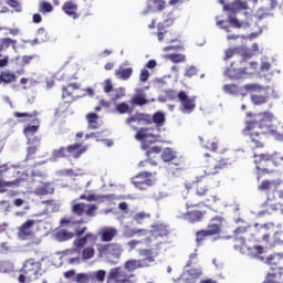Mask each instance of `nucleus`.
<instances>
[{
  "mask_svg": "<svg viewBox=\"0 0 283 283\" xmlns=\"http://www.w3.org/2000/svg\"><path fill=\"white\" fill-rule=\"evenodd\" d=\"M212 235L209 233L208 230H199L196 232V242L200 247L207 238H211Z\"/></svg>",
  "mask_w": 283,
  "mask_h": 283,
  "instance_id": "obj_39",
  "label": "nucleus"
},
{
  "mask_svg": "<svg viewBox=\"0 0 283 283\" xmlns=\"http://www.w3.org/2000/svg\"><path fill=\"white\" fill-rule=\"evenodd\" d=\"M36 132H39V125H29L23 129V134L27 138H32Z\"/></svg>",
  "mask_w": 283,
  "mask_h": 283,
  "instance_id": "obj_46",
  "label": "nucleus"
},
{
  "mask_svg": "<svg viewBox=\"0 0 283 283\" xmlns=\"http://www.w3.org/2000/svg\"><path fill=\"white\" fill-rule=\"evenodd\" d=\"M178 101L180 102L182 114H191L196 109V96L189 97L187 92L180 91L178 93Z\"/></svg>",
  "mask_w": 283,
  "mask_h": 283,
  "instance_id": "obj_13",
  "label": "nucleus"
},
{
  "mask_svg": "<svg viewBox=\"0 0 283 283\" xmlns=\"http://www.w3.org/2000/svg\"><path fill=\"white\" fill-rule=\"evenodd\" d=\"M70 109V102H62L55 111V116H63Z\"/></svg>",
  "mask_w": 283,
  "mask_h": 283,
  "instance_id": "obj_47",
  "label": "nucleus"
},
{
  "mask_svg": "<svg viewBox=\"0 0 283 283\" xmlns=\"http://www.w3.org/2000/svg\"><path fill=\"white\" fill-rule=\"evenodd\" d=\"M250 120H245V125H253L256 129H271L273 123V114L270 112H263L259 114L247 113Z\"/></svg>",
  "mask_w": 283,
  "mask_h": 283,
  "instance_id": "obj_8",
  "label": "nucleus"
},
{
  "mask_svg": "<svg viewBox=\"0 0 283 283\" xmlns=\"http://www.w3.org/2000/svg\"><path fill=\"white\" fill-rule=\"evenodd\" d=\"M85 209H87V203L81 202V203H74L72 206V213L75 216H83L85 213Z\"/></svg>",
  "mask_w": 283,
  "mask_h": 283,
  "instance_id": "obj_40",
  "label": "nucleus"
},
{
  "mask_svg": "<svg viewBox=\"0 0 283 283\" xmlns=\"http://www.w3.org/2000/svg\"><path fill=\"white\" fill-rule=\"evenodd\" d=\"M73 282H76V283H90V275H87L85 273H78L73 279Z\"/></svg>",
  "mask_w": 283,
  "mask_h": 283,
  "instance_id": "obj_55",
  "label": "nucleus"
},
{
  "mask_svg": "<svg viewBox=\"0 0 283 283\" xmlns=\"http://www.w3.org/2000/svg\"><path fill=\"white\" fill-rule=\"evenodd\" d=\"M146 117H148L146 125H151V123H154L156 127H163L165 125V113L163 112H156L153 116L146 114Z\"/></svg>",
  "mask_w": 283,
  "mask_h": 283,
  "instance_id": "obj_24",
  "label": "nucleus"
},
{
  "mask_svg": "<svg viewBox=\"0 0 283 283\" xmlns=\"http://www.w3.org/2000/svg\"><path fill=\"white\" fill-rule=\"evenodd\" d=\"M34 59H36V54L23 55L22 56V65H30V63H32V61H34Z\"/></svg>",
  "mask_w": 283,
  "mask_h": 283,
  "instance_id": "obj_64",
  "label": "nucleus"
},
{
  "mask_svg": "<svg viewBox=\"0 0 283 283\" xmlns=\"http://www.w3.org/2000/svg\"><path fill=\"white\" fill-rule=\"evenodd\" d=\"M120 98H125V90L123 87L115 88L112 95L113 103L120 101Z\"/></svg>",
  "mask_w": 283,
  "mask_h": 283,
  "instance_id": "obj_51",
  "label": "nucleus"
},
{
  "mask_svg": "<svg viewBox=\"0 0 283 283\" xmlns=\"http://www.w3.org/2000/svg\"><path fill=\"white\" fill-rule=\"evenodd\" d=\"M139 255H142L143 259H129L124 263V269H126L128 273H134L137 269H147L151 266L153 262H156L151 249L142 250Z\"/></svg>",
  "mask_w": 283,
  "mask_h": 283,
  "instance_id": "obj_6",
  "label": "nucleus"
},
{
  "mask_svg": "<svg viewBox=\"0 0 283 283\" xmlns=\"http://www.w3.org/2000/svg\"><path fill=\"white\" fill-rule=\"evenodd\" d=\"M243 90H245L248 94H251L250 98L253 105H264L269 103V98H271L269 88L258 84H245L243 85Z\"/></svg>",
  "mask_w": 283,
  "mask_h": 283,
  "instance_id": "obj_7",
  "label": "nucleus"
},
{
  "mask_svg": "<svg viewBox=\"0 0 283 283\" xmlns=\"http://www.w3.org/2000/svg\"><path fill=\"white\" fill-rule=\"evenodd\" d=\"M149 218H151V213L149 212H138L134 216V220L137 224H145Z\"/></svg>",
  "mask_w": 283,
  "mask_h": 283,
  "instance_id": "obj_41",
  "label": "nucleus"
},
{
  "mask_svg": "<svg viewBox=\"0 0 283 283\" xmlns=\"http://www.w3.org/2000/svg\"><path fill=\"white\" fill-rule=\"evenodd\" d=\"M97 253L99 258L113 255V258H120L123 253V247L118 243H99L97 244Z\"/></svg>",
  "mask_w": 283,
  "mask_h": 283,
  "instance_id": "obj_11",
  "label": "nucleus"
},
{
  "mask_svg": "<svg viewBox=\"0 0 283 283\" xmlns=\"http://www.w3.org/2000/svg\"><path fill=\"white\" fill-rule=\"evenodd\" d=\"M62 10L64 14H67V17H71L72 19H78V4H76L75 2H64Z\"/></svg>",
  "mask_w": 283,
  "mask_h": 283,
  "instance_id": "obj_22",
  "label": "nucleus"
},
{
  "mask_svg": "<svg viewBox=\"0 0 283 283\" xmlns=\"http://www.w3.org/2000/svg\"><path fill=\"white\" fill-rule=\"evenodd\" d=\"M279 187H280V181L263 180L261 185L258 186V189L259 191H271V189H274V191H277Z\"/></svg>",
  "mask_w": 283,
  "mask_h": 283,
  "instance_id": "obj_30",
  "label": "nucleus"
},
{
  "mask_svg": "<svg viewBox=\"0 0 283 283\" xmlns=\"http://www.w3.org/2000/svg\"><path fill=\"white\" fill-rule=\"evenodd\" d=\"M134 277L125 268H114L108 273V280H113L115 283H127Z\"/></svg>",
  "mask_w": 283,
  "mask_h": 283,
  "instance_id": "obj_12",
  "label": "nucleus"
},
{
  "mask_svg": "<svg viewBox=\"0 0 283 283\" xmlns=\"http://www.w3.org/2000/svg\"><path fill=\"white\" fill-rule=\"evenodd\" d=\"M133 185L142 191L147 189V187H151V174L147 171L139 172L133 178Z\"/></svg>",
  "mask_w": 283,
  "mask_h": 283,
  "instance_id": "obj_14",
  "label": "nucleus"
},
{
  "mask_svg": "<svg viewBox=\"0 0 283 283\" xmlns=\"http://www.w3.org/2000/svg\"><path fill=\"white\" fill-rule=\"evenodd\" d=\"M223 92L230 96H240V87L235 84L223 85Z\"/></svg>",
  "mask_w": 283,
  "mask_h": 283,
  "instance_id": "obj_37",
  "label": "nucleus"
},
{
  "mask_svg": "<svg viewBox=\"0 0 283 283\" xmlns=\"http://www.w3.org/2000/svg\"><path fill=\"white\" fill-rule=\"evenodd\" d=\"M66 156H70L67 153V147H60L59 149H54L52 151V158H66Z\"/></svg>",
  "mask_w": 283,
  "mask_h": 283,
  "instance_id": "obj_43",
  "label": "nucleus"
},
{
  "mask_svg": "<svg viewBox=\"0 0 283 283\" xmlns=\"http://www.w3.org/2000/svg\"><path fill=\"white\" fill-rule=\"evenodd\" d=\"M36 151H38L36 146H29L27 148V158L29 160H32V158H34V155L36 154Z\"/></svg>",
  "mask_w": 283,
  "mask_h": 283,
  "instance_id": "obj_63",
  "label": "nucleus"
},
{
  "mask_svg": "<svg viewBox=\"0 0 283 283\" xmlns=\"http://www.w3.org/2000/svg\"><path fill=\"white\" fill-rule=\"evenodd\" d=\"M52 10H54V7H52V3L45 2V1L40 2V12L48 13V12H52Z\"/></svg>",
  "mask_w": 283,
  "mask_h": 283,
  "instance_id": "obj_56",
  "label": "nucleus"
},
{
  "mask_svg": "<svg viewBox=\"0 0 283 283\" xmlns=\"http://www.w3.org/2000/svg\"><path fill=\"white\" fill-rule=\"evenodd\" d=\"M115 109L116 112H118V114H132V109L129 108V105L125 102L117 104Z\"/></svg>",
  "mask_w": 283,
  "mask_h": 283,
  "instance_id": "obj_50",
  "label": "nucleus"
},
{
  "mask_svg": "<svg viewBox=\"0 0 283 283\" xmlns=\"http://www.w3.org/2000/svg\"><path fill=\"white\" fill-rule=\"evenodd\" d=\"M104 92L105 94L114 92V84H112V80L107 78L104 81Z\"/></svg>",
  "mask_w": 283,
  "mask_h": 283,
  "instance_id": "obj_61",
  "label": "nucleus"
},
{
  "mask_svg": "<svg viewBox=\"0 0 283 283\" xmlns=\"http://www.w3.org/2000/svg\"><path fill=\"white\" fill-rule=\"evenodd\" d=\"M86 118L90 129H98V115L96 113H88Z\"/></svg>",
  "mask_w": 283,
  "mask_h": 283,
  "instance_id": "obj_36",
  "label": "nucleus"
},
{
  "mask_svg": "<svg viewBox=\"0 0 283 283\" xmlns=\"http://www.w3.org/2000/svg\"><path fill=\"white\" fill-rule=\"evenodd\" d=\"M147 230H143V229H128L126 230V235H128V238H134V235H140V233H146Z\"/></svg>",
  "mask_w": 283,
  "mask_h": 283,
  "instance_id": "obj_59",
  "label": "nucleus"
},
{
  "mask_svg": "<svg viewBox=\"0 0 283 283\" xmlns=\"http://www.w3.org/2000/svg\"><path fill=\"white\" fill-rule=\"evenodd\" d=\"M235 54H240V46L227 49L224 51L223 61H229V59H233Z\"/></svg>",
  "mask_w": 283,
  "mask_h": 283,
  "instance_id": "obj_42",
  "label": "nucleus"
},
{
  "mask_svg": "<svg viewBox=\"0 0 283 283\" xmlns=\"http://www.w3.org/2000/svg\"><path fill=\"white\" fill-rule=\"evenodd\" d=\"M59 240H61L62 242H65L67 240H72V238H74V233L69 232L67 230H61L56 233Z\"/></svg>",
  "mask_w": 283,
  "mask_h": 283,
  "instance_id": "obj_49",
  "label": "nucleus"
},
{
  "mask_svg": "<svg viewBox=\"0 0 283 283\" xmlns=\"http://www.w3.org/2000/svg\"><path fill=\"white\" fill-rule=\"evenodd\" d=\"M153 6L159 12H163V10L167 7V3L165 2V0H153Z\"/></svg>",
  "mask_w": 283,
  "mask_h": 283,
  "instance_id": "obj_58",
  "label": "nucleus"
},
{
  "mask_svg": "<svg viewBox=\"0 0 283 283\" xmlns=\"http://www.w3.org/2000/svg\"><path fill=\"white\" fill-rule=\"evenodd\" d=\"M233 65L234 63L226 71V76H229L232 81H238L242 76H245V74H251L258 70V62H250L249 66L245 67H235Z\"/></svg>",
  "mask_w": 283,
  "mask_h": 283,
  "instance_id": "obj_10",
  "label": "nucleus"
},
{
  "mask_svg": "<svg viewBox=\"0 0 283 283\" xmlns=\"http://www.w3.org/2000/svg\"><path fill=\"white\" fill-rule=\"evenodd\" d=\"M85 151H87V146H83V144L75 143L67 146V154L72 158H81Z\"/></svg>",
  "mask_w": 283,
  "mask_h": 283,
  "instance_id": "obj_20",
  "label": "nucleus"
},
{
  "mask_svg": "<svg viewBox=\"0 0 283 283\" xmlns=\"http://www.w3.org/2000/svg\"><path fill=\"white\" fill-rule=\"evenodd\" d=\"M132 123H144V125H147V123H149V118L145 113H136L126 119L127 125H132Z\"/></svg>",
  "mask_w": 283,
  "mask_h": 283,
  "instance_id": "obj_29",
  "label": "nucleus"
},
{
  "mask_svg": "<svg viewBox=\"0 0 283 283\" xmlns=\"http://www.w3.org/2000/svg\"><path fill=\"white\" fill-rule=\"evenodd\" d=\"M242 134L250 138L256 149H262V147H264V143L266 140V133L264 130H259V128H255L253 124H245Z\"/></svg>",
  "mask_w": 283,
  "mask_h": 283,
  "instance_id": "obj_9",
  "label": "nucleus"
},
{
  "mask_svg": "<svg viewBox=\"0 0 283 283\" xmlns=\"http://www.w3.org/2000/svg\"><path fill=\"white\" fill-rule=\"evenodd\" d=\"M199 140L201 143V146L205 147V149H208L209 151H218L220 148V139L213 137L212 139L209 138V136L205 135L203 137H199Z\"/></svg>",
  "mask_w": 283,
  "mask_h": 283,
  "instance_id": "obj_17",
  "label": "nucleus"
},
{
  "mask_svg": "<svg viewBox=\"0 0 283 283\" xmlns=\"http://www.w3.org/2000/svg\"><path fill=\"white\" fill-rule=\"evenodd\" d=\"M17 40L12 38H2L0 39V52H6L8 48H12V50L17 51Z\"/></svg>",
  "mask_w": 283,
  "mask_h": 283,
  "instance_id": "obj_31",
  "label": "nucleus"
},
{
  "mask_svg": "<svg viewBox=\"0 0 283 283\" xmlns=\"http://www.w3.org/2000/svg\"><path fill=\"white\" fill-rule=\"evenodd\" d=\"M143 149H147L146 156L148 158V163H150V165L156 167L158 165V161H156V159L154 158H156V156H158V154L163 151V148L160 146L147 147V144H144Z\"/></svg>",
  "mask_w": 283,
  "mask_h": 283,
  "instance_id": "obj_19",
  "label": "nucleus"
},
{
  "mask_svg": "<svg viewBox=\"0 0 283 283\" xmlns=\"http://www.w3.org/2000/svg\"><path fill=\"white\" fill-rule=\"evenodd\" d=\"M176 158V151L171 148H166L161 154V159L164 163H171V160H175Z\"/></svg>",
  "mask_w": 283,
  "mask_h": 283,
  "instance_id": "obj_38",
  "label": "nucleus"
},
{
  "mask_svg": "<svg viewBox=\"0 0 283 283\" xmlns=\"http://www.w3.org/2000/svg\"><path fill=\"white\" fill-rule=\"evenodd\" d=\"M226 12H237L238 10H249V2L247 0H234L232 7L223 6Z\"/></svg>",
  "mask_w": 283,
  "mask_h": 283,
  "instance_id": "obj_23",
  "label": "nucleus"
},
{
  "mask_svg": "<svg viewBox=\"0 0 283 283\" xmlns=\"http://www.w3.org/2000/svg\"><path fill=\"white\" fill-rule=\"evenodd\" d=\"M97 235H99L102 242H112L118 235V230L112 227H104Z\"/></svg>",
  "mask_w": 283,
  "mask_h": 283,
  "instance_id": "obj_18",
  "label": "nucleus"
},
{
  "mask_svg": "<svg viewBox=\"0 0 283 283\" xmlns=\"http://www.w3.org/2000/svg\"><path fill=\"white\" fill-rule=\"evenodd\" d=\"M35 196H52L54 193V188L50 187V185L39 186L34 189Z\"/></svg>",
  "mask_w": 283,
  "mask_h": 283,
  "instance_id": "obj_34",
  "label": "nucleus"
},
{
  "mask_svg": "<svg viewBox=\"0 0 283 283\" xmlns=\"http://www.w3.org/2000/svg\"><path fill=\"white\" fill-rule=\"evenodd\" d=\"M224 222V218L217 216L210 220L208 224V233L210 235H220L222 233V223Z\"/></svg>",
  "mask_w": 283,
  "mask_h": 283,
  "instance_id": "obj_16",
  "label": "nucleus"
},
{
  "mask_svg": "<svg viewBox=\"0 0 283 283\" xmlns=\"http://www.w3.org/2000/svg\"><path fill=\"white\" fill-rule=\"evenodd\" d=\"M234 249L235 251H244L247 249L249 255L258 258L264 253V247L271 249L277 244H283V231L273 222L255 223L252 226H239L234 230ZM247 242H258L262 245L249 247Z\"/></svg>",
  "mask_w": 283,
  "mask_h": 283,
  "instance_id": "obj_1",
  "label": "nucleus"
},
{
  "mask_svg": "<svg viewBox=\"0 0 283 283\" xmlns=\"http://www.w3.org/2000/svg\"><path fill=\"white\" fill-rule=\"evenodd\" d=\"M81 90V84L78 83H71L67 86L62 87V98H70L74 96V92Z\"/></svg>",
  "mask_w": 283,
  "mask_h": 283,
  "instance_id": "obj_28",
  "label": "nucleus"
},
{
  "mask_svg": "<svg viewBox=\"0 0 283 283\" xmlns=\"http://www.w3.org/2000/svg\"><path fill=\"white\" fill-rule=\"evenodd\" d=\"M10 85L11 83H17V74L10 70L0 71V85Z\"/></svg>",
  "mask_w": 283,
  "mask_h": 283,
  "instance_id": "obj_26",
  "label": "nucleus"
},
{
  "mask_svg": "<svg viewBox=\"0 0 283 283\" xmlns=\"http://www.w3.org/2000/svg\"><path fill=\"white\" fill-rule=\"evenodd\" d=\"M18 281L20 283L34 282L43 275V263L36 259H27L20 270Z\"/></svg>",
  "mask_w": 283,
  "mask_h": 283,
  "instance_id": "obj_3",
  "label": "nucleus"
},
{
  "mask_svg": "<svg viewBox=\"0 0 283 283\" xmlns=\"http://www.w3.org/2000/svg\"><path fill=\"white\" fill-rule=\"evenodd\" d=\"M132 74H134V69L132 67L120 66L115 71V76L116 78H119V81H128V78H132Z\"/></svg>",
  "mask_w": 283,
  "mask_h": 283,
  "instance_id": "obj_27",
  "label": "nucleus"
},
{
  "mask_svg": "<svg viewBox=\"0 0 283 283\" xmlns=\"http://www.w3.org/2000/svg\"><path fill=\"white\" fill-rule=\"evenodd\" d=\"M105 275H107L105 270H99L94 273V277L97 280V282H105Z\"/></svg>",
  "mask_w": 283,
  "mask_h": 283,
  "instance_id": "obj_62",
  "label": "nucleus"
},
{
  "mask_svg": "<svg viewBox=\"0 0 283 283\" xmlns=\"http://www.w3.org/2000/svg\"><path fill=\"white\" fill-rule=\"evenodd\" d=\"M105 196L91 193L86 197L87 202H98V200H104Z\"/></svg>",
  "mask_w": 283,
  "mask_h": 283,
  "instance_id": "obj_60",
  "label": "nucleus"
},
{
  "mask_svg": "<svg viewBox=\"0 0 283 283\" xmlns=\"http://www.w3.org/2000/svg\"><path fill=\"white\" fill-rule=\"evenodd\" d=\"M167 57L172 63H185V61H187V57L185 56V54H181V53H171V54H168Z\"/></svg>",
  "mask_w": 283,
  "mask_h": 283,
  "instance_id": "obj_44",
  "label": "nucleus"
},
{
  "mask_svg": "<svg viewBox=\"0 0 283 283\" xmlns=\"http://www.w3.org/2000/svg\"><path fill=\"white\" fill-rule=\"evenodd\" d=\"M220 185V180H214L211 175H205L200 177H196V180L192 181V187L196 191V196L202 198L203 200L196 203L193 201H188L186 203V209H198L199 207H207L208 205H216L219 202L220 197L218 195H209V187H218Z\"/></svg>",
  "mask_w": 283,
  "mask_h": 283,
  "instance_id": "obj_2",
  "label": "nucleus"
},
{
  "mask_svg": "<svg viewBox=\"0 0 283 283\" xmlns=\"http://www.w3.org/2000/svg\"><path fill=\"white\" fill-rule=\"evenodd\" d=\"M36 224V221L29 219L27 220L19 229H18V235L19 238L25 239L30 238L32 235V228Z\"/></svg>",
  "mask_w": 283,
  "mask_h": 283,
  "instance_id": "obj_21",
  "label": "nucleus"
},
{
  "mask_svg": "<svg viewBox=\"0 0 283 283\" xmlns=\"http://www.w3.org/2000/svg\"><path fill=\"white\" fill-rule=\"evenodd\" d=\"M151 234L155 238H165V235H169V230L165 224H156L153 227Z\"/></svg>",
  "mask_w": 283,
  "mask_h": 283,
  "instance_id": "obj_32",
  "label": "nucleus"
},
{
  "mask_svg": "<svg viewBox=\"0 0 283 283\" xmlns=\"http://www.w3.org/2000/svg\"><path fill=\"white\" fill-rule=\"evenodd\" d=\"M87 242H92V244H96V242H98V235L92 232H87L84 237L78 238L73 242L75 247V251L77 253H81L82 260H92V258L96 255V250L93 248V245L85 248Z\"/></svg>",
  "mask_w": 283,
  "mask_h": 283,
  "instance_id": "obj_5",
  "label": "nucleus"
},
{
  "mask_svg": "<svg viewBox=\"0 0 283 283\" xmlns=\"http://www.w3.org/2000/svg\"><path fill=\"white\" fill-rule=\"evenodd\" d=\"M205 164H206V170L205 174L207 176H216L222 171V169H227L230 165L233 164V160L231 159V156L221 155L216 160L213 157H211V154L206 153L203 155Z\"/></svg>",
  "mask_w": 283,
  "mask_h": 283,
  "instance_id": "obj_4",
  "label": "nucleus"
},
{
  "mask_svg": "<svg viewBox=\"0 0 283 283\" xmlns=\"http://www.w3.org/2000/svg\"><path fill=\"white\" fill-rule=\"evenodd\" d=\"M241 56V60L239 61V63H247V61H249L250 59H253V51H251L250 49L247 48H241L239 50V53Z\"/></svg>",
  "mask_w": 283,
  "mask_h": 283,
  "instance_id": "obj_35",
  "label": "nucleus"
},
{
  "mask_svg": "<svg viewBox=\"0 0 283 283\" xmlns=\"http://www.w3.org/2000/svg\"><path fill=\"white\" fill-rule=\"evenodd\" d=\"M132 105H138L139 107H143V105H147V103H149V101L145 97H143L142 95H135L132 99H130Z\"/></svg>",
  "mask_w": 283,
  "mask_h": 283,
  "instance_id": "obj_48",
  "label": "nucleus"
},
{
  "mask_svg": "<svg viewBox=\"0 0 283 283\" xmlns=\"http://www.w3.org/2000/svg\"><path fill=\"white\" fill-rule=\"evenodd\" d=\"M198 75V69L196 66H188L185 70L184 76L187 78H193V76Z\"/></svg>",
  "mask_w": 283,
  "mask_h": 283,
  "instance_id": "obj_53",
  "label": "nucleus"
},
{
  "mask_svg": "<svg viewBox=\"0 0 283 283\" xmlns=\"http://www.w3.org/2000/svg\"><path fill=\"white\" fill-rule=\"evenodd\" d=\"M7 6H9V8H12V10H14V12H21L23 10V7H21V2H19L18 0H7Z\"/></svg>",
  "mask_w": 283,
  "mask_h": 283,
  "instance_id": "obj_52",
  "label": "nucleus"
},
{
  "mask_svg": "<svg viewBox=\"0 0 283 283\" xmlns=\"http://www.w3.org/2000/svg\"><path fill=\"white\" fill-rule=\"evenodd\" d=\"M97 210H98V206H96V203H86V208L84 210V213L88 218H94V216H96Z\"/></svg>",
  "mask_w": 283,
  "mask_h": 283,
  "instance_id": "obj_45",
  "label": "nucleus"
},
{
  "mask_svg": "<svg viewBox=\"0 0 283 283\" xmlns=\"http://www.w3.org/2000/svg\"><path fill=\"white\" fill-rule=\"evenodd\" d=\"M151 132H154V127L139 128L135 135V140H149V138H156Z\"/></svg>",
  "mask_w": 283,
  "mask_h": 283,
  "instance_id": "obj_25",
  "label": "nucleus"
},
{
  "mask_svg": "<svg viewBox=\"0 0 283 283\" xmlns=\"http://www.w3.org/2000/svg\"><path fill=\"white\" fill-rule=\"evenodd\" d=\"M184 220L189 222V224H197L198 222H202L205 220V216H207V210H189L188 212L184 213Z\"/></svg>",
  "mask_w": 283,
  "mask_h": 283,
  "instance_id": "obj_15",
  "label": "nucleus"
},
{
  "mask_svg": "<svg viewBox=\"0 0 283 283\" xmlns=\"http://www.w3.org/2000/svg\"><path fill=\"white\" fill-rule=\"evenodd\" d=\"M272 154L265 153V154H254V163L255 165H264V163H271ZM256 169H260V166Z\"/></svg>",
  "mask_w": 283,
  "mask_h": 283,
  "instance_id": "obj_33",
  "label": "nucleus"
},
{
  "mask_svg": "<svg viewBox=\"0 0 283 283\" xmlns=\"http://www.w3.org/2000/svg\"><path fill=\"white\" fill-rule=\"evenodd\" d=\"M12 269L13 266L10 261H0V273H10Z\"/></svg>",
  "mask_w": 283,
  "mask_h": 283,
  "instance_id": "obj_54",
  "label": "nucleus"
},
{
  "mask_svg": "<svg viewBox=\"0 0 283 283\" xmlns=\"http://www.w3.org/2000/svg\"><path fill=\"white\" fill-rule=\"evenodd\" d=\"M283 157L281 154L274 153L272 154L271 163H273L274 167H280L282 165Z\"/></svg>",
  "mask_w": 283,
  "mask_h": 283,
  "instance_id": "obj_57",
  "label": "nucleus"
}]
</instances>
